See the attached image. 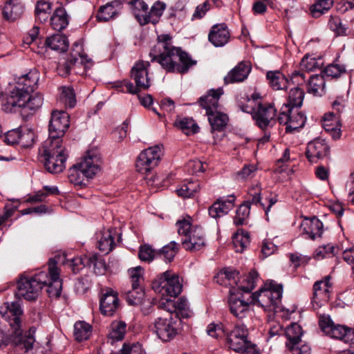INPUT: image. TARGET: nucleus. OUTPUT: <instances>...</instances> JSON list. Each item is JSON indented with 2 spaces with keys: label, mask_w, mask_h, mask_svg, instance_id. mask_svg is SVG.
I'll list each match as a JSON object with an SVG mask.
<instances>
[{
  "label": "nucleus",
  "mask_w": 354,
  "mask_h": 354,
  "mask_svg": "<svg viewBox=\"0 0 354 354\" xmlns=\"http://www.w3.org/2000/svg\"><path fill=\"white\" fill-rule=\"evenodd\" d=\"M0 314L9 324L14 345H23L26 351L32 349L35 342L34 335L36 328L30 327L25 335H23L21 317L24 311L19 302L4 303L3 306L1 307Z\"/></svg>",
  "instance_id": "f257e3e1"
},
{
  "label": "nucleus",
  "mask_w": 354,
  "mask_h": 354,
  "mask_svg": "<svg viewBox=\"0 0 354 354\" xmlns=\"http://www.w3.org/2000/svg\"><path fill=\"white\" fill-rule=\"evenodd\" d=\"M62 257L56 255L50 258L48 261V272L41 271L32 276H28L26 272L19 274L16 282H10L8 288L14 286L17 288H62V280L60 278V270L57 265Z\"/></svg>",
  "instance_id": "f03ea898"
},
{
  "label": "nucleus",
  "mask_w": 354,
  "mask_h": 354,
  "mask_svg": "<svg viewBox=\"0 0 354 354\" xmlns=\"http://www.w3.org/2000/svg\"><path fill=\"white\" fill-rule=\"evenodd\" d=\"M68 158L62 143L46 140L39 149V159L46 170L51 174L62 172Z\"/></svg>",
  "instance_id": "7ed1b4c3"
},
{
  "label": "nucleus",
  "mask_w": 354,
  "mask_h": 354,
  "mask_svg": "<svg viewBox=\"0 0 354 354\" xmlns=\"http://www.w3.org/2000/svg\"><path fill=\"white\" fill-rule=\"evenodd\" d=\"M221 95V88H212L198 100L199 106L206 111L215 142L221 140L218 135L221 132V106L218 104Z\"/></svg>",
  "instance_id": "20e7f679"
},
{
  "label": "nucleus",
  "mask_w": 354,
  "mask_h": 354,
  "mask_svg": "<svg viewBox=\"0 0 354 354\" xmlns=\"http://www.w3.org/2000/svg\"><path fill=\"white\" fill-rule=\"evenodd\" d=\"M100 160L94 151H88L80 162L68 170V178L75 185H86V181L93 178L100 170Z\"/></svg>",
  "instance_id": "39448f33"
},
{
  "label": "nucleus",
  "mask_w": 354,
  "mask_h": 354,
  "mask_svg": "<svg viewBox=\"0 0 354 354\" xmlns=\"http://www.w3.org/2000/svg\"><path fill=\"white\" fill-rule=\"evenodd\" d=\"M154 0H130L129 4L133 8V14L140 25H145L149 23L153 24L158 21L165 9V4L157 1L154 2L149 10L148 4L153 2Z\"/></svg>",
  "instance_id": "423d86ee"
},
{
  "label": "nucleus",
  "mask_w": 354,
  "mask_h": 354,
  "mask_svg": "<svg viewBox=\"0 0 354 354\" xmlns=\"http://www.w3.org/2000/svg\"><path fill=\"white\" fill-rule=\"evenodd\" d=\"M167 58L162 57L159 64L167 73L186 74L196 64V61L180 47Z\"/></svg>",
  "instance_id": "0eeeda50"
},
{
  "label": "nucleus",
  "mask_w": 354,
  "mask_h": 354,
  "mask_svg": "<svg viewBox=\"0 0 354 354\" xmlns=\"http://www.w3.org/2000/svg\"><path fill=\"white\" fill-rule=\"evenodd\" d=\"M150 63L142 60L137 62L131 70V77L135 82L136 85L127 80H124V84L127 92L131 94H138L142 90H147L151 86L149 77V68Z\"/></svg>",
  "instance_id": "6e6552de"
},
{
  "label": "nucleus",
  "mask_w": 354,
  "mask_h": 354,
  "mask_svg": "<svg viewBox=\"0 0 354 354\" xmlns=\"http://www.w3.org/2000/svg\"><path fill=\"white\" fill-rule=\"evenodd\" d=\"M319 325L322 330L330 337L345 343L354 344V329L344 325L335 324L329 315H321Z\"/></svg>",
  "instance_id": "1a4fd4ad"
},
{
  "label": "nucleus",
  "mask_w": 354,
  "mask_h": 354,
  "mask_svg": "<svg viewBox=\"0 0 354 354\" xmlns=\"http://www.w3.org/2000/svg\"><path fill=\"white\" fill-rule=\"evenodd\" d=\"M277 120L279 124L286 126V133H292L304 127L306 117L299 109H291L288 106H282Z\"/></svg>",
  "instance_id": "9d476101"
},
{
  "label": "nucleus",
  "mask_w": 354,
  "mask_h": 354,
  "mask_svg": "<svg viewBox=\"0 0 354 354\" xmlns=\"http://www.w3.org/2000/svg\"><path fill=\"white\" fill-rule=\"evenodd\" d=\"M283 289H259L252 292L254 305L261 306L266 311L274 312L280 308Z\"/></svg>",
  "instance_id": "9b49d317"
},
{
  "label": "nucleus",
  "mask_w": 354,
  "mask_h": 354,
  "mask_svg": "<svg viewBox=\"0 0 354 354\" xmlns=\"http://www.w3.org/2000/svg\"><path fill=\"white\" fill-rule=\"evenodd\" d=\"M235 292H230L228 300L230 310L234 316L241 318L250 304H254L252 299V289H234Z\"/></svg>",
  "instance_id": "f8f14e48"
},
{
  "label": "nucleus",
  "mask_w": 354,
  "mask_h": 354,
  "mask_svg": "<svg viewBox=\"0 0 354 354\" xmlns=\"http://www.w3.org/2000/svg\"><path fill=\"white\" fill-rule=\"evenodd\" d=\"M257 105L252 118L256 126L265 131L275 122L277 110L274 103L263 102L262 100Z\"/></svg>",
  "instance_id": "ddd939ff"
},
{
  "label": "nucleus",
  "mask_w": 354,
  "mask_h": 354,
  "mask_svg": "<svg viewBox=\"0 0 354 354\" xmlns=\"http://www.w3.org/2000/svg\"><path fill=\"white\" fill-rule=\"evenodd\" d=\"M70 125L69 115L64 111H53L48 125L47 140L62 143V137Z\"/></svg>",
  "instance_id": "4468645a"
},
{
  "label": "nucleus",
  "mask_w": 354,
  "mask_h": 354,
  "mask_svg": "<svg viewBox=\"0 0 354 354\" xmlns=\"http://www.w3.org/2000/svg\"><path fill=\"white\" fill-rule=\"evenodd\" d=\"M161 156V149L158 145L143 150L136 159V170L143 174L149 173L158 165Z\"/></svg>",
  "instance_id": "2eb2a0df"
},
{
  "label": "nucleus",
  "mask_w": 354,
  "mask_h": 354,
  "mask_svg": "<svg viewBox=\"0 0 354 354\" xmlns=\"http://www.w3.org/2000/svg\"><path fill=\"white\" fill-rule=\"evenodd\" d=\"M177 331V317L174 318L171 314L158 317L153 322V332L164 342L173 339Z\"/></svg>",
  "instance_id": "dca6fc26"
},
{
  "label": "nucleus",
  "mask_w": 354,
  "mask_h": 354,
  "mask_svg": "<svg viewBox=\"0 0 354 354\" xmlns=\"http://www.w3.org/2000/svg\"><path fill=\"white\" fill-rule=\"evenodd\" d=\"M180 47L173 45V38L169 34H162L157 37V43L151 49L149 57L151 62L160 63L162 57L167 58Z\"/></svg>",
  "instance_id": "f3484780"
},
{
  "label": "nucleus",
  "mask_w": 354,
  "mask_h": 354,
  "mask_svg": "<svg viewBox=\"0 0 354 354\" xmlns=\"http://www.w3.org/2000/svg\"><path fill=\"white\" fill-rule=\"evenodd\" d=\"M248 330L243 325L236 326L227 335L226 343L229 348L237 353H243L252 342L248 339Z\"/></svg>",
  "instance_id": "a211bd4d"
},
{
  "label": "nucleus",
  "mask_w": 354,
  "mask_h": 354,
  "mask_svg": "<svg viewBox=\"0 0 354 354\" xmlns=\"http://www.w3.org/2000/svg\"><path fill=\"white\" fill-rule=\"evenodd\" d=\"M305 154L310 162L317 163L329 156L330 146L324 139L315 138L308 143Z\"/></svg>",
  "instance_id": "6ab92c4d"
},
{
  "label": "nucleus",
  "mask_w": 354,
  "mask_h": 354,
  "mask_svg": "<svg viewBox=\"0 0 354 354\" xmlns=\"http://www.w3.org/2000/svg\"><path fill=\"white\" fill-rule=\"evenodd\" d=\"M39 80V71L35 68L30 69L28 73L19 77L15 89L26 97L37 88Z\"/></svg>",
  "instance_id": "aec40b11"
},
{
  "label": "nucleus",
  "mask_w": 354,
  "mask_h": 354,
  "mask_svg": "<svg viewBox=\"0 0 354 354\" xmlns=\"http://www.w3.org/2000/svg\"><path fill=\"white\" fill-rule=\"evenodd\" d=\"M183 278L178 274L167 270L158 274L152 281L151 288H183L187 286Z\"/></svg>",
  "instance_id": "412c9836"
},
{
  "label": "nucleus",
  "mask_w": 354,
  "mask_h": 354,
  "mask_svg": "<svg viewBox=\"0 0 354 354\" xmlns=\"http://www.w3.org/2000/svg\"><path fill=\"white\" fill-rule=\"evenodd\" d=\"M300 230L305 239L315 241L317 239L322 238L324 225L316 216L305 218L300 225Z\"/></svg>",
  "instance_id": "4be33fe9"
},
{
  "label": "nucleus",
  "mask_w": 354,
  "mask_h": 354,
  "mask_svg": "<svg viewBox=\"0 0 354 354\" xmlns=\"http://www.w3.org/2000/svg\"><path fill=\"white\" fill-rule=\"evenodd\" d=\"M182 289H158V306L169 314L176 312L177 297L181 293Z\"/></svg>",
  "instance_id": "5701e85b"
},
{
  "label": "nucleus",
  "mask_w": 354,
  "mask_h": 354,
  "mask_svg": "<svg viewBox=\"0 0 354 354\" xmlns=\"http://www.w3.org/2000/svg\"><path fill=\"white\" fill-rule=\"evenodd\" d=\"M252 71L250 62L241 61L238 63L224 77L225 84H234L244 82Z\"/></svg>",
  "instance_id": "b1692460"
},
{
  "label": "nucleus",
  "mask_w": 354,
  "mask_h": 354,
  "mask_svg": "<svg viewBox=\"0 0 354 354\" xmlns=\"http://www.w3.org/2000/svg\"><path fill=\"white\" fill-rule=\"evenodd\" d=\"M323 128L330 133L333 140L339 139L341 136V117L335 112H328L324 115L322 119Z\"/></svg>",
  "instance_id": "393cba45"
},
{
  "label": "nucleus",
  "mask_w": 354,
  "mask_h": 354,
  "mask_svg": "<svg viewBox=\"0 0 354 354\" xmlns=\"http://www.w3.org/2000/svg\"><path fill=\"white\" fill-rule=\"evenodd\" d=\"M261 100H263V96L259 92L254 91V92L250 95L246 93L244 95L240 94L236 97V105L240 110L252 116L257 106V104Z\"/></svg>",
  "instance_id": "a878e982"
},
{
  "label": "nucleus",
  "mask_w": 354,
  "mask_h": 354,
  "mask_svg": "<svg viewBox=\"0 0 354 354\" xmlns=\"http://www.w3.org/2000/svg\"><path fill=\"white\" fill-rule=\"evenodd\" d=\"M118 292L113 289H106L100 299V309L106 316H111L118 306Z\"/></svg>",
  "instance_id": "bb28decb"
},
{
  "label": "nucleus",
  "mask_w": 354,
  "mask_h": 354,
  "mask_svg": "<svg viewBox=\"0 0 354 354\" xmlns=\"http://www.w3.org/2000/svg\"><path fill=\"white\" fill-rule=\"evenodd\" d=\"M182 245L187 250H199L205 245V239L202 228L195 226L189 234L182 239Z\"/></svg>",
  "instance_id": "cd10ccee"
},
{
  "label": "nucleus",
  "mask_w": 354,
  "mask_h": 354,
  "mask_svg": "<svg viewBox=\"0 0 354 354\" xmlns=\"http://www.w3.org/2000/svg\"><path fill=\"white\" fill-rule=\"evenodd\" d=\"M69 20L66 9L59 6L54 10L50 18V25L53 29L60 32L67 27Z\"/></svg>",
  "instance_id": "c85d7f7f"
},
{
  "label": "nucleus",
  "mask_w": 354,
  "mask_h": 354,
  "mask_svg": "<svg viewBox=\"0 0 354 354\" xmlns=\"http://www.w3.org/2000/svg\"><path fill=\"white\" fill-rule=\"evenodd\" d=\"M122 3L120 0H115L102 6L98 10L97 19L99 21H107L118 15Z\"/></svg>",
  "instance_id": "c756f323"
},
{
  "label": "nucleus",
  "mask_w": 354,
  "mask_h": 354,
  "mask_svg": "<svg viewBox=\"0 0 354 354\" xmlns=\"http://www.w3.org/2000/svg\"><path fill=\"white\" fill-rule=\"evenodd\" d=\"M24 11V6L18 0L7 1L3 8V18L8 21H15L19 18Z\"/></svg>",
  "instance_id": "7c9ffc66"
},
{
  "label": "nucleus",
  "mask_w": 354,
  "mask_h": 354,
  "mask_svg": "<svg viewBox=\"0 0 354 354\" xmlns=\"http://www.w3.org/2000/svg\"><path fill=\"white\" fill-rule=\"evenodd\" d=\"M266 79L270 86L274 90H286L289 84L288 78L279 71H268Z\"/></svg>",
  "instance_id": "2f4dec72"
},
{
  "label": "nucleus",
  "mask_w": 354,
  "mask_h": 354,
  "mask_svg": "<svg viewBox=\"0 0 354 354\" xmlns=\"http://www.w3.org/2000/svg\"><path fill=\"white\" fill-rule=\"evenodd\" d=\"M232 247L236 252H243L250 243V236L248 232L239 229L233 234L232 237Z\"/></svg>",
  "instance_id": "473e14b6"
},
{
  "label": "nucleus",
  "mask_w": 354,
  "mask_h": 354,
  "mask_svg": "<svg viewBox=\"0 0 354 354\" xmlns=\"http://www.w3.org/2000/svg\"><path fill=\"white\" fill-rule=\"evenodd\" d=\"M325 81L324 75L322 74L312 75L306 84L307 92L314 95L322 96L324 93Z\"/></svg>",
  "instance_id": "72a5a7b5"
},
{
  "label": "nucleus",
  "mask_w": 354,
  "mask_h": 354,
  "mask_svg": "<svg viewBox=\"0 0 354 354\" xmlns=\"http://www.w3.org/2000/svg\"><path fill=\"white\" fill-rule=\"evenodd\" d=\"M46 46L59 52H65L68 48V40L64 35L55 34L45 39Z\"/></svg>",
  "instance_id": "f704fd0d"
},
{
  "label": "nucleus",
  "mask_w": 354,
  "mask_h": 354,
  "mask_svg": "<svg viewBox=\"0 0 354 354\" xmlns=\"http://www.w3.org/2000/svg\"><path fill=\"white\" fill-rule=\"evenodd\" d=\"M334 0H313L309 11L312 17L317 19L327 13L333 6Z\"/></svg>",
  "instance_id": "c9c22d12"
},
{
  "label": "nucleus",
  "mask_w": 354,
  "mask_h": 354,
  "mask_svg": "<svg viewBox=\"0 0 354 354\" xmlns=\"http://www.w3.org/2000/svg\"><path fill=\"white\" fill-rule=\"evenodd\" d=\"M305 96L304 90L300 87L290 88L288 101L283 106H288L291 109H299L303 104Z\"/></svg>",
  "instance_id": "e433bc0d"
},
{
  "label": "nucleus",
  "mask_w": 354,
  "mask_h": 354,
  "mask_svg": "<svg viewBox=\"0 0 354 354\" xmlns=\"http://www.w3.org/2000/svg\"><path fill=\"white\" fill-rule=\"evenodd\" d=\"M328 28L333 32L337 37L346 36L348 27L342 22V19L337 15H331L328 19Z\"/></svg>",
  "instance_id": "4c0bfd02"
},
{
  "label": "nucleus",
  "mask_w": 354,
  "mask_h": 354,
  "mask_svg": "<svg viewBox=\"0 0 354 354\" xmlns=\"http://www.w3.org/2000/svg\"><path fill=\"white\" fill-rule=\"evenodd\" d=\"M174 124L187 136L196 133L199 131L197 124L190 118H178Z\"/></svg>",
  "instance_id": "58836bf2"
},
{
  "label": "nucleus",
  "mask_w": 354,
  "mask_h": 354,
  "mask_svg": "<svg viewBox=\"0 0 354 354\" xmlns=\"http://www.w3.org/2000/svg\"><path fill=\"white\" fill-rule=\"evenodd\" d=\"M24 100V97L22 94L19 93L15 88L11 92L10 96H8L6 101L3 103L2 106L3 109L5 111L12 112L13 109L18 106L22 107L25 102L22 101Z\"/></svg>",
  "instance_id": "ea45409f"
},
{
  "label": "nucleus",
  "mask_w": 354,
  "mask_h": 354,
  "mask_svg": "<svg viewBox=\"0 0 354 354\" xmlns=\"http://www.w3.org/2000/svg\"><path fill=\"white\" fill-rule=\"evenodd\" d=\"M52 4L44 0L38 1L35 10L36 21L41 24L47 21L49 15L52 11Z\"/></svg>",
  "instance_id": "a19ab883"
},
{
  "label": "nucleus",
  "mask_w": 354,
  "mask_h": 354,
  "mask_svg": "<svg viewBox=\"0 0 354 354\" xmlns=\"http://www.w3.org/2000/svg\"><path fill=\"white\" fill-rule=\"evenodd\" d=\"M285 335L287 339L286 346L288 347L290 346V343L296 344L301 341V337L303 335V330L297 323H292L286 328Z\"/></svg>",
  "instance_id": "79ce46f5"
},
{
  "label": "nucleus",
  "mask_w": 354,
  "mask_h": 354,
  "mask_svg": "<svg viewBox=\"0 0 354 354\" xmlns=\"http://www.w3.org/2000/svg\"><path fill=\"white\" fill-rule=\"evenodd\" d=\"M92 327L84 321L77 322L74 325V336L77 341L82 342L89 338Z\"/></svg>",
  "instance_id": "37998d69"
},
{
  "label": "nucleus",
  "mask_w": 354,
  "mask_h": 354,
  "mask_svg": "<svg viewBox=\"0 0 354 354\" xmlns=\"http://www.w3.org/2000/svg\"><path fill=\"white\" fill-rule=\"evenodd\" d=\"M337 246L328 243L319 246L314 252L313 257L315 259L319 260L324 258H331L335 257L339 252Z\"/></svg>",
  "instance_id": "c03bdc74"
},
{
  "label": "nucleus",
  "mask_w": 354,
  "mask_h": 354,
  "mask_svg": "<svg viewBox=\"0 0 354 354\" xmlns=\"http://www.w3.org/2000/svg\"><path fill=\"white\" fill-rule=\"evenodd\" d=\"M43 100V97L39 93L28 94L27 97H24V100L22 101L25 102L22 108L35 112L41 106Z\"/></svg>",
  "instance_id": "a18cd8bd"
},
{
  "label": "nucleus",
  "mask_w": 354,
  "mask_h": 354,
  "mask_svg": "<svg viewBox=\"0 0 354 354\" xmlns=\"http://www.w3.org/2000/svg\"><path fill=\"white\" fill-rule=\"evenodd\" d=\"M60 101L67 108H74L76 105V96L75 91L71 86H62L60 88Z\"/></svg>",
  "instance_id": "49530a36"
},
{
  "label": "nucleus",
  "mask_w": 354,
  "mask_h": 354,
  "mask_svg": "<svg viewBox=\"0 0 354 354\" xmlns=\"http://www.w3.org/2000/svg\"><path fill=\"white\" fill-rule=\"evenodd\" d=\"M77 61H79V58H77V54H70L63 63H59L57 67L59 75L62 77H66L70 74L72 68L76 66Z\"/></svg>",
  "instance_id": "de8ad7c7"
},
{
  "label": "nucleus",
  "mask_w": 354,
  "mask_h": 354,
  "mask_svg": "<svg viewBox=\"0 0 354 354\" xmlns=\"http://www.w3.org/2000/svg\"><path fill=\"white\" fill-rule=\"evenodd\" d=\"M114 239L110 230L104 232L102 237L98 241L99 250L105 254L109 253L115 246Z\"/></svg>",
  "instance_id": "09e8293b"
},
{
  "label": "nucleus",
  "mask_w": 354,
  "mask_h": 354,
  "mask_svg": "<svg viewBox=\"0 0 354 354\" xmlns=\"http://www.w3.org/2000/svg\"><path fill=\"white\" fill-rule=\"evenodd\" d=\"M346 72L345 66L333 63L322 70L321 74L324 75L325 79H337L342 73Z\"/></svg>",
  "instance_id": "8fccbe9b"
},
{
  "label": "nucleus",
  "mask_w": 354,
  "mask_h": 354,
  "mask_svg": "<svg viewBox=\"0 0 354 354\" xmlns=\"http://www.w3.org/2000/svg\"><path fill=\"white\" fill-rule=\"evenodd\" d=\"M250 207L251 206L245 202H243V203L239 206L233 219L234 224L236 226L243 225L247 223V220L250 214Z\"/></svg>",
  "instance_id": "3c124183"
},
{
  "label": "nucleus",
  "mask_w": 354,
  "mask_h": 354,
  "mask_svg": "<svg viewBox=\"0 0 354 354\" xmlns=\"http://www.w3.org/2000/svg\"><path fill=\"white\" fill-rule=\"evenodd\" d=\"M199 189L200 185L198 182L189 181L183 184L181 187L176 190V192L179 196L190 198L194 196Z\"/></svg>",
  "instance_id": "603ef678"
},
{
  "label": "nucleus",
  "mask_w": 354,
  "mask_h": 354,
  "mask_svg": "<svg viewBox=\"0 0 354 354\" xmlns=\"http://www.w3.org/2000/svg\"><path fill=\"white\" fill-rule=\"evenodd\" d=\"M178 251V245L175 241H171L160 250H157L158 257H163L167 261L171 262Z\"/></svg>",
  "instance_id": "864d4df0"
},
{
  "label": "nucleus",
  "mask_w": 354,
  "mask_h": 354,
  "mask_svg": "<svg viewBox=\"0 0 354 354\" xmlns=\"http://www.w3.org/2000/svg\"><path fill=\"white\" fill-rule=\"evenodd\" d=\"M145 295L144 289H130L126 293V300L129 305L138 306L144 301Z\"/></svg>",
  "instance_id": "5fc2aeb1"
},
{
  "label": "nucleus",
  "mask_w": 354,
  "mask_h": 354,
  "mask_svg": "<svg viewBox=\"0 0 354 354\" xmlns=\"http://www.w3.org/2000/svg\"><path fill=\"white\" fill-rule=\"evenodd\" d=\"M262 188L260 185H255L249 188L248 192V199L244 202L251 206V205H258L261 206Z\"/></svg>",
  "instance_id": "6e6d98bb"
},
{
  "label": "nucleus",
  "mask_w": 354,
  "mask_h": 354,
  "mask_svg": "<svg viewBox=\"0 0 354 354\" xmlns=\"http://www.w3.org/2000/svg\"><path fill=\"white\" fill-rule=\"evenodd\" d=\"M127 325L124 322H114L111 324V330L109 334L110 339L120 341L123 339L126 333Z\"/></svg>",
  "instance_id": "4d7b16f0"
},
{
  "label": "nucleus",
  "mask_w": 354,
  "mask_h": 354,
  "mask_svg": "<svg viewBox=\"0 0 354 354\" xmlns=\"http://www.w3.org/2000/svg\"><path fill=\"white\" fill-rule=\"evenodd\" d=\"M158 257L157 250H155L149 244L141 245L139 248L138 258L142 261L151 262Z\"/></svg>",
  "instance_id": "13d9d810"
},
{
  "label": "nucleus",
  "mask_w": 354,
  "mask_h": 354,
  "mask_svg": "<svg viewBox=\"0 0 354 354\" xmlns=\"http://www.w3.org/2000/svg\"><path fill=\"white\" fill-rule=\"evenodd\" d=\"M129 274L131 279V288H139L144 286V270L142 267L138 266L129 269Z\"/></svg>",
  "instance_id": "bf43d9fd"
},
{
  "label": "nucleus",
  "mask_w": 354,
  "mask_h": 354,
  "mask_svg": "<svg viewBox=\"0 0 354 354\" xmlns=\"http://www.w3.org/2000/svg\"><path fill=\"white\" fill-rule=\"evenodd\" d=\"M88 267L92 268L97 274H102L105 272V264L100 257L97 254H93L88 256Z\"/></svg>",
  "instance_id": "052dcab7"
},
{
  "label": "nucleus",
  "mask_w": 354,
  "mask_h": 354,
  "mask_svg": "<svg viewBox=\"0 0 354 354\" xmlns=\"http://www.w3.org/2000/svg\"><path fill=\"white\" fill-rule=\"evenodd\" d=\"M19 145L24 148H28L35 143V132L28 128H21Z\"/></svg>",
  "instance_id": "680f3d73"
},
{
  "label": "nucleus",
  "mask_w": 354,
  "mask_h": 354,
  "mask_svg": "<svg viewBox=\"0 0 354 354\" xmlns=\"http://www.w3.org/2000/svg\"><path fill=\"white\" fill-rule=\"evenodd\" d=\"M329 298V289H315L312 303L314 306L316 305V308H319L322 306V303L328 301Z\"/></svg>",
  "instance_id": "e2e57ef3"
},
{
  "label": "nucleus",
  "mask_w": 354,
  "mask_h": 354,
  "mask_svg": "<svg viewBox=\"0 0 354 354\" xmlns=\"http://www.w3.org/2000/svg\"><path fill=\"white\" fill-rule=\"evenodd\" d=\"M40 294V289H17L15 292V297L21 299L24 298L26 301H35Z\"/></svg>",
  "instance_id": "0e129e2a"
},
{
  "label": "nucleus",
  "mask_w": 354,
  "mask_h": 354,
  "mask_svg": "<svg viewBox=\"0 0 354 354\" xmlns=\"http://www.w3.org/2000/svg\"><path fill=\"white\" fill-rule=\"evenodd\" d=\"M223 274L230 281V288H235L240 279V272L232 267H225L223 268Z\"/></svg>",
  "instance_id": "69168bd1"
},
{
  "label": "nucleus",
  "mask_w": 354,
  "mask_h": 354,
  "mask_svg": "<svg viewBox=\"0 0 354 354\" xmlns=\"http://www.w3.org/2000/svg\"><path fill=\"white\" fill-rule=\"evenodd\" d=\"M208 40L216 47L221 46V25H214L208 35Z\"/></svg>",
  "instance_id": "338daca9"
},
{
  "label": "nucleus",
  "mask_w": 354,
  "mask_h": 354,
  "mask_svg": "<svg viewBox=\"0 0 354 354\" xmlns=\"http://www.w3.org/2000/svg\"><path fill=\"white\" fill-rule=\"evenodd\" d=\"M290 346L286 347L292 354H310L311 348L302 341L297 342L296 344L290 343Z\"/></svg>",
  "instance_id": "774afa93"
}]
</instances>
